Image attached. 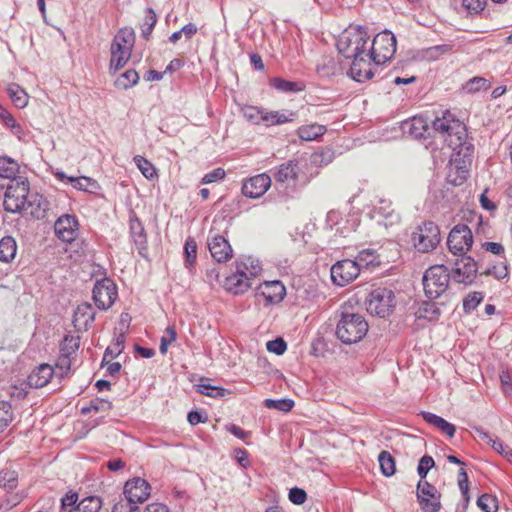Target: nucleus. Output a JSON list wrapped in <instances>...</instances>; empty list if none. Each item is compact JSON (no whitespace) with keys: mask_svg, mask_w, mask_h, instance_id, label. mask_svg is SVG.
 <instances>
[{"mask_svg":"<svg viewBox=\"0 0 512 512\" xmlns=\"http://www.w3.org/2000/svg\"><path fill=\"white\" fill-rule=\"evenodd\" d=\"M432 129L453 152L448 181L454 185H461L468 177V167L474 152L473 145L468 141L465 124L450 111H445L432 122Z\"/></svg>","mask_w":512,"mask_h":512,"instance_id":"1","label":"nucleus"},{"mask_svg":"<svg viewBox=\"0 0 512 512\" xmlns=\"http://www.w3.org/2000/svg\"><path fill=\"white\" fill-rule=\"evenodd\" d=\"M262 265L251 256L241 257L234 262V270L227 275L222 287L233 295H243L252 287V280L260 276Z\"/></svg>","mask_w":512,"mask_h":512,"instance_id":"2","label":"nucleus"},{"mask_svg":"<svg viewBox=\"0 0 512 512\" xmlns=\"http://www.w3.org/2000/svg\"><path fill=\"white\" fill-rule=\"evenodd\" d=\"M369 331L366 318L360 313L343 312L337 322L336 337L347 345L363 340Z\"/></svg>","mask_w":512,"mask_h":512,"instance_id":"3","label":"nucleus"},{"mask_svg":"<svg viewBox=\"0 0 512 512\" xmlns=\"http://www.w3.org/2000/svg\"><path fill=\"white\" fill-rule=\"evenodd\" d=\"M369 35L365 28L349 26L337 40V49L347 59H352L368 51Z\"/></svg>","mask_w":512,"mask_h":512,"instance_id":"4","label":"nucleus"},{"mask_svg":"<svg viewBox=\"0 0 512 512\" xmlns=\"http://www.w3.org/2000/svg\"><path fill=\"white\" fill-rule=\"evenodd\" d=\"M135 44V33L130 28H123L114 36L111 43L110 69L117 71L123 68L131 58Z\"/></svg>","mask_w":512,"mask_h":512,"instance_id":"5","label":"nucleus"},{"mask_svg":"<svg viewBox=\"0 0 512 512\" xmlns=\"http://www.w3.org/2000/svg\"><path fill=\"white\" fill-rule=\"evenodd\" d=\"M396 306L395 294L391 289L377 287L366 298V309L371 315L380 318L390 316Z\"/></svg>","mask_w":512,"mask_h":512,"instance_id":"6","label":"nucleus"},{"mask_svg":"<svg viewBox=\"0 0 512 512\" xmlns=\"http://www.w3.org/2000/svg\"><path fill=\"white\" fill-rule=\"evenodd\" d=\"M411 241L418 252L429 253L436 249L441 241L440 228L432 221H425L413 231Z\"/></svg>","mask_w":512,"mask_h":512,"instance_id":"7","label":"nucleus"},{"mask_svg":"<svg viewBox=\"0 0 512 512\" xmlns=\"http://www.w3.org/2000/svg\"><path fill=\"white\" fill-rule=\"evenodd\" d=\"M368 54L379 65L390 61L396 52V38L390 31L378 33L369 39Z\"/></svg>","mask_w":512,"mask_h":512,"instance_id":"8","label":"nucleus"},{"mask_svg":"<svg viewBox=\"0 0 512 512\" xmlns=\"http://www.w3.org/2000/svg\"><path fill=\"white\" fill-rule=\"evenodd\" d=\"M450 275L444 265H434L428 268L423 276V286L426 296L436 299L448 288Z\"/></svg>","mask_w":512,"mask_h":512,"instance_id":"9","label":"nucleus"},{"mask_svg":"<svg viewBox=\"0 0 512 512\" xmlns=\"http://www.w3.org/2000/svg\"><path fill=\"white\" fill-rule=\"evenodd\" d=\"M29 191L30 187L28 182L12 180L4 194V209L10 213H18L26 210Z\"/></svg>","mask_w":512,"mask_h":512,"instance_id":"10","label":"nucleus"},{"mask_svg":"<svg viewBox=\"0 0 512 512\" xmlns=\"http://www.w3.org/2000/svg\"><path fill=\"white\" fill-rule=\"evenodd\" d=\"M218 220L214 219L209 230L207 246L212 258L218 263H226L233 258V248L217 227Z\"/></svg>","mask_w":512,"mask_h":512,"instance_id":"11","label":"nucleus"},{"mask_svg":"<svg viewBox=\"0 0 512 512\" xmlns=\"http://www.w3.org/2000/svg\"><path fill=\"white\" fill-rule=\"evenodd\" d=\"M474 242L471 229L465 224L455 225L448 234L447 246L449 251L458 256L466 255Z\"/></svg>","mask_w":512,"mask_h":512,"instance_id":"12","label":"nucleus"},{"mask_svg":"<svg viewBox=\"0 0 512 512\" xmlns=\"http://www.w3.org/2000/svg\"><path fill=\"white\" fill-rule=\"evenodd\" d=\"M118 297L116 284L109 278L97 281L93 288V300L102 310L109 309Z\"/></svg>","mask_w":512,"mask_h":512,"instance_id":"13","label":"nucleus"},{"mask_svg":"<svg viewBox=\"0 0 512 512\" xmlns=\"http://www.w3.org/2000/svg\"><path fill=\"white\" fill-rule=\"evenodd\" d=\"M359 274V263L349 259L338 261L331 267V279L340 287L353 282Z\"/></svg>","mask_w":512,"mask_h":512,"instance_id":"14","label":"nucleus"},{"mask_svg":"<svg viewBox=\"0 0 512 512\" xmlns=\"http://www.w3.org/2000/svg\"><path fill=\"white\" fill-rule=\"evenodd\" d=\"M417 498L424 512H438L441 509V494L437 488L428 481H419L417 484Z\"/></svg>","mask_w":512,"mask_h":512,"instance_id":"15","label":"nucleus"},{"mask_svg":"<svg viewBox=\"0 0 512 512\" xmlns=\"http://www.w3.org/2000/svg\"><path fill=\"white\" fill-rule=\"evenodd\" d=\"M349 75L357 82H365L375 75L376 69L380 66L366 52L351 59Z\"/></svg>","mask_w":512,"mask_h":512,"instance_id":"16","label":"nucleus"},{"mask_svg":"<svg viewBox=\"0 0 512 512\" xmlns=\"http://www.w3.org/2000/svg\"><path fill=\"white\" fill-rule=\"evenodd\" d=\"M61 501L64 512H99L102 506V501L99 497L89 496L78 501L76 493L67 494Z\"/></svg>","mask_w":512,"mask_h":512,"instance_id":"17","label":"nucleus"},{"mask_svg":"<svg viewBox=\"0 0 512 512\" xmlns=\"http://www.w3.org/2000/svg\"><path fill=\"white\" fill-rule=\"evenodd\" d=\"M151 493V487L149 483L142 478H133L125 483L124 494L126 497L125 502L136 505L146 501Z\"/></svg>","mask_w":512,"mask_h":512,"instance_id":"18","label":"nucleus"},{"mask_svg":"<svg viewBox=\"0 0 512 512\" xmlns=\"http://www.w3.org/2000/svg\"><path fill=\"white\" fill-rule=\"evenodd\" d=\"M54 229L59 239L71 243L78 235L79 224L75 216L66 214L57 219Z\"/></svg>","mask_w":512,"mask_h":512,"instance_id":"19","label":"nucleus"},{"mask_svg":"<svg viewBox=\"0 0 512 512\" xmlns=\"http://www.w3.org/2000/svg\"><path fill=\"white\" fill-rule=\"evenodd\" d=\"M270 186V176L262 173L246 179L242 185V193L248 198H259L266 193Z\"/></svg>","mask_w":512,"mask_h":512,"instance_id":"20","label":"nucleus"},{"mask_svg":"<svg viewBox=\"0 0 512 512\" xmlns=\"http://www.w3.org/2000/svg\"><path fill=\"white\" fill-rule=\"evenodd\" d=\"M286 294L285 286L278 280L265 281L257 288L256 297L263 298L265 304L279 303Z\"/></svg>","mask_w":512,"mask_h":512,"instance_id":"21","label":"nucleus"},{"mask_svg":"<svg viewBox=\"0 0 512 512\" xmlns=\"http://www.w3.org/2000/svg\"><path fill=\"white\" fill-rule=\"evenodd\" d=\"M461 258L455 262V279L464 284H471L476 278L478 265L476 261L466 255L460 256Z\"/></svg>","mask_w":512,"mask_h":512,"instance_id":"22","label":"nucleus"},{"mask_svg":"<svg viewBox=\"0 0 512 512\" xmlns=\"http://www.w3.org/2000/svg\"><path fill=\"white\" fill-rule=\"evenodd\" d=\"M95 319V311L91 304L82 303L77 306L74 316L73 324L78 331H86Z\"/></svg>","mask_w":512,"mask_h":512,"instance_id":"23","label":"nucleus"},{"mask_svg":"<svg viewBox=\"0 0 512 512\" xmlns=\"http://www.w3.org/2000/svg\"><path fill=\"white\" fill-rule=\"evenodd\" d=\"M297 112L292 110H267L264 109L262 124L266 127L278 126L293 122Z\"/></svg>","mask_w":512,"mask_h":512,"instance_id":"24","label":"nucleus"},{"mask_svg":"<svg viewBox=\"0 0 512 512\" xmlns=\"http://www.w3.org/2000/svg\"><path fill=\"white\" fill-rule=\"evenodd\" d=\"M54 368L49 364H40L28 376V384L34 388H42L46 386L52 379Z\"/></svg>","mask_w":512,"mask_h":512,"instance_id":"25","label":"nucleus"},{"mask_svg":"<svg viewBox=\"0 0 512 512\" xmlns=\"http://www.w3.org/2000/svg\"><path fill=\"white\" fill-rule=\"evenodd\" d=\"M404 129L409 136L420 139L429 134V123L423 116H414L404 122Z\"/></svg>","mask_w":512,"mask_h":512,"instance_id":"26","label":"nucleus"},{"mask_svg":"<svg viewBox=\"0 0 512 512\" xmlns=\"http://www.w3.org/2000/svg\"><path fill=\"white\" fill-rule=\"evenodd\" d=\"M421 415L427 423L436 427L441 433L445 434L449 438L454 437L456 427L453 424L431 412L422 411Z\"/></svg>","mask_w":512,"mask_h":512,"instance_id":"27","label":"nucleus"},{"mask_svg":"<svg viewBox=\"0 0 512 512\" xmlns=\"http://www.w3.org/2000/svg\"><path fill=\"white\" fill-rule=\"evenodd\" d=\"M327 132L324 125L317 123L302 125L297 129V135L304 141H313L323 136Z\"/></svg>","mask_w":512,"mask_h":512,"instance_id":"28","label":"nucleus"},{"mask_svg":"<svg viewBox=\"0 0 512 512\" xmlns=\"http://www.w3.org/2000/svg\"><path fill=\"white\" fill-rule=\"evenodd\" d=\"M298 163L296 161H288L279 166L275 179L278 182L295 181L298 177Z\"/></svg>","mask_w":512,"mask_h":512,"instance_id":"29","label":"nucleus"},{"mask_svg":"<svg viewBox=\"0 0 512 512\" xmlns=\"http://www.w3.org/2000/svg\"><path fill=\"white\" fill-rule=\"evenodd\" d=\"M131 236L138 246V249H144L147 243V235L142 222L134 215L130 218Z\"/></svg>","mask_w":512,"mask_h":512,"instance_id":"30","label":"nucleus"},{"mask_svg":"<svg viewBox=\"0 0 512 512\" xmlns=\"http://www.w3.org/2000/svg\"><path fill=\"white\" fill-rule=\"evenodd\" d=\"M17 244L13 237L5 236L0 240V261L10 263L16 256Z\"/></svg>","mask_w":512,"mask_h":512,"instance_id":"31","label":"nucleus"},{"mask_svg":"<svg viewBox=\"0 0 512 512\" xmlns=\"http://www.w3.org/2000/svg\"><path fill=\"white\" fill-rule=\"evenodd\" d=\"M47 200L38 194H32L28 197V203L26 210L29 209V213L36 218L44 217L47 209Z\"/></svg>","mask_w":512,"mask_h":512,"instance_id":"32","label":"nucleus"},{"mask_svg":"<svg viewBox=\"0 0 512 512\" xmlns=\"http://www.w3.org/2000/svg\"><path fill=\"white\" fill-rule=\"evenodd\" d=\"M270 85L282 92H300L305 89V85L302 82L288 81L279 77L270 79Z\"/></svg>","mask_w":512,"mask_h":512,"instance_id":"33","label":"nucleus"},{"mask_svg":"<svg viewBox=\"0 0 512 512\" xmlns=\"http://www.w3.org/2000/svg\"><path fill=\"white\" fill-rule=\"evenodd\" d=\"M185 267L192 272L197 260V243L193 237H188L184 244Z\"/></svg>","mask_w":512,"mask_h":512,"instance_id":"34","label":"nucleus"},{"mask_svg":"<svg viewBox=\"0 0 512 512\" xmlns=\"http://www.w3.org/2000/svg\"><path fill=\"white\" fill-rule=\"evenodd\" d=\"M355 262L366 268H376L380 265V256L373 249H365L359 252Z\"/></svg>","mask_w":512,"mask_h":512,"instance_id":"35","label":"nucleus"},{"mask_svg":"<svg viewBox=\"0 0 512 512\" xmlns=\"http://www.w3.org/2000/svg\"><path fill=\"white\" fill-rule=\"evenodd\" d=\"M112 408V403L103 398H96L89 405L81 408V414L88 415L90 413L108 412Z\"/></svg>","mask_w":512,"mask_h":512,"instance_id":"36","label":"nucleus"},{"mask_svg":"<svg viewBox=\"0 0 512 512\" xmlns=\"http://www.w3.org/2000/svg\"><path fill=\"white\" fill-rule=\"evenodd\" d=\"M80 346V337L67 335L60 344V354L72 357L76 354Z\"/></svg>","mask_w":512,"mask_h":512,"instance_id":"37","label":"nucleus"},{"mask_svg":"<svg viewBox=\"0 0 512 512\" xmlns=\"http://www.w3.org/2000/svg\"><path fill=\"white\" fill-rule=\"evenodd\" d=\"M18 485V474L14 470L3 469L0 471V487L5 491H13Z\"/></svg>","mask_w":512,"mask_h":512,"instance_id":"38","label":"nucleus"},{"mask_svg":"<svg viewBox=\"0 0 512 512\" xmlns=\"http://www.w3.org/2000/svg\"><path fill=\"white\" fill-rule=\"evenodd\" d=\"M55 176L57 179L64 181L67 180L72 186L78 190L87 191L88 188L93 185V181L89 177H68L64 172H56Z\"/></svg>","mask_w":512,"mask_h":512,"instance_id":"39","label":"nucleus"},{"mask_svg":"<svg viewBox=\"0 0 512 512\" xmlns=\"http://www.w3.org/2000/svg\"><path fill=\"white\" fill-rule=\"evenodd\" d=\"M139 81V75L138 73L133 70L129 69L122 73L116 80H115V86L119 89H129L135 84H137Z\"/></svg>","mask_w":512,"mask_h":512,"instance_id":"40","label":"nucleus"},{"mask_svg":"<svg viewBox=\"0 0 512 512\" xmlns=\"http://www.w3.org/2000/svg\"><path fill=\"white\" fill-rule=\"evenodd\" d=\"M241 111L244 118L248 122L254 125L262 124L264 108H260L253 105H245L242 107Z\"/></svg>","mask_w":512,"mask_h":512,"instance_id":"41","label":"nucleus"},{"mask_svg":"<svg viewBox=\"0 0 512 512\" xmlns=\"http://www.w3.org/2000/svg\"><path fill=\"white\" fill-rule=\"evenodd\" d=\"M378 461L383 475L390 477L395 474V460L388 451L380 452Z\"/></svg>","mask_w":512,"mask_h":512,"instance_id":"42","label":"nucleus"},{"mask_svg":"<svg viewBox=\"0 0 512 512\" xmlns=\"http://www.w3.org/2000/svg\"><path fill=\"white\" fill-rule=\"evenodd\" d=\"M134 162L144 177L152 180L157 177V170L155 166L146 158L137 155L134 157Z\"/></svg>","mask_w":512,"mask_h":512,"instance_id":"43","label":"nucleus"},{"mask_svg":"<svg viewBox=\"0 0 512 512\" xmlns=\"http://www.w3.org/2000/svg\"><path fill=\"white\" fill-rule=\"evenodd\" d=\"M14 420L12 406L7 401L0 400V433H2Z\"/></svg>","mask_w":512,"mask_h":512,"instance_id":"44","label":"nucleus"},{"mask_svg":"<svg viewBox=\"0 0 512 512\" xmlns=\"http://www.w3.org/2000/svg\"><path fill=\"white\" fill-rule=\"evenodd\" d=\"M198 392L202 395L213 397V398H222L226 395L230 394V391L222 388V387H216L211 386L210 384H206L204 380L202 379L200 384L198 385Z\"/></svg>","mask_w":512,"mask_h":512,"instance_id":"45","label":"nucleus"},{"mask_svg":"<svg viewBox=\"0 0 512 512\" xmlns=\"http://www.w3.org/2000/svg\"><path fill=\"white\" fill-rule=\"evenodd\" d=\"M7 91L16 107L23 108L28 104V95L18 85H16V84L10 85L8 87Z\"/></svg>","mask_w":512,"mask_h":512,"instance_id":"46","label":"nucleus"},{"mask_svg":"<svg viewBox=\"0 0 512 512\" xmlns=\"http://www.w3.org/2000/svg\"><path fill=\"white\" fill-rule=\"evenodd\" d=\"M71 365V357L60 354L54 368L55 376L60 379L66 377L70 373Z\"/></svg>","mask_w":512,"mask_h":512,"instance_id":"47","label":"nucleus"},{"mask_svg":"<svg viewBox=\"0 0 512 512\" xmlns=\"http://www.w3.org/2000/svg\"><path fill=\"white\" fill-rule=\"evenodd\" d=\"M491 87V82L483 77H473L469 79L465 84V89L468 92L476 93L479 91L488 90Z\"/></svg>","mask_w":512,"mask_h":512,"instance_id":"48","label":"nucleus"},{"mask_svg":"<svg viewBox=\"0 0 512 512\" xmlns=\"http://www.w3.org/2000/svg\"><path fill=\"white\" fill-rule=\"evenodd\" d=\"M478 507L483 512H497L498 502L497 499L490 494H483L477 500Z\"/></svg>","mask_w":512,"mask_h":512,"instance_id":"49","label":"nucleus"},{"mask_svg":"<svg viewBox=\"0 0 512 512\" xmlns=\"http://www.w3.org/2000/svg\"><path fill=\"white\" fill-rule=\"evenodd\" d=\"M17 163L7 157H0V177L12 178L17 172Z\"/></svg>","mask_w":512,"mask_h":512,"instance_id":"50","label":"nucleus"},{"mask_svg":"<svg viewBox=\"0 0 512 512\" xmlns=\"http://www.w3.org/2000/svg\"><path fill=\"white\" fill-rule=\"evenodd\" d=\"M482 292H471L463 300V309L465 312L473 311L483 300Z\"/></svg>","mask_w":512,"mask_h":512,"instance_id":"51","label":"nucleus"},{"mask_svg":"<svg viewBox=\"0 0 512 512\" xmlns=\"http://www.w3.org/2000/svg\"><path fill=\"white\" fill-rule=\"evenodd\" d=\"M264 404L265 407L269 409H277L283 412H289L294 406V401L291 399H266Z\"/></svg>","mask_w":512,"mask_h":512,"instance_id":"52","label":"nucleus"},{"mask_svg":"<svg viewBox=\"0 0 512 512\" xmlns=\"http://www.w3.org/2000/svg\"><path fill=\"white\" fill-rule=\"evenodd\" d=\"M435 465L434 459L429 455H424L420 460L417 467L418 475L420 476V481H425L424 479L427 476L429 470H431Z\"/></svg>","mask_w":512,"mask_h":512,"instance_id":"53","label":"nucleus"},{"mask_svg":"<svg viewBox=\"0 0 512 512\" xmlns=\"http://www.w3.org/2000/svg\"><path fill=\"white\" fill-rule=\"evenodd\" d=\"M177 339V333L173 326H169L165 330V335L161 338L160 352L166 354L168 346L175 342Z\"/></svg>","mask_w":512,"mask_h":512,"instance_id":"54","label":"nucleus"},{"mask_svg":"<svg viewBox=\"0 0 512 512\" xmlns=\"http://www.w3.org/2000/svg\"><path fill=\"white\" fill-rule=\"evenodd\" d=\"M157 22L156 14L153 10L149 9L145 17L144 23L141 27L142 35L144 38H148L153 31V28Z\"/></svg>","mask_w":512,"mask_h":512,"instance_id":"55","label":"nucleus"},{"mask_svg":"<svg viewBox=\"0 0 512 512\" xmlns=\"http://www.w3.org/2000/svg\"><path fill=\"white\" fill-rule=\"evenodd\" d=\"M266 348L269 352L275 353L276 355H282L287 349V344L282 338H277L275 340L268 341Z\"/></svg>","mask_w":512,"mask_h":512,"instance_id":"56","label":"nucleus"},{"mask_svg":"<svg viewBox=\"0 0 512 512\" xmlns=\"http://www.w3.org/2000/svg\"><path fill=\"white\" fill-rule=\"evenodd\" d=\"M226 172L223 168H216L205 174L202 178L203 184H210L225 178Z\"/></svg>","mask_w":512,"mask_h":512,"instance_id":"57","label":"nucleus"},{"mask_svg":"<svg viewBox=\"0 0 512 512\" xmlns=\"http://www.w3.org/2000/svg\"><path fill=\"white\" fill-rule=\"evenodd\" d=\"M125 338L123 335H119L112 345L108 346L105 355H111L112 357L118 356L124 349Z\"/></svg>","mask_w":512,"mask_h":512,"instance_id":"58","label":"nucleus"},{"mask_svg":"<svg viewBox=\"0 0 512 512\" xmlns=\"http://www.w3.org/2000/svg\"><path fill=\"white\" fill-rule=\"evenodd\" d=\"M463 6L471 13H479L484 10L486 0H463Z\"/></svg>","mask_w":512,"mask_h":512,"instance_id":"59","label":"nucleus"},{"mask_svg":"<svg viewBox=\"0 0 512 512\" xmlns=\"http://www.w3.org/2000/svg\"><path fill=\"white\" fill-rule=\"evenodd\" d=\"M307 498L306 492L301 488H292L289 492V500L296 505H301Z\"/></svg>","mask_w":512,"mask_h":512,"instance_id":"60","label":"nucleus"},{"mask_svg":"<svg viewBox=\"0 0 512 512\" xmlns=\"http://www.w3.org/2000/svg\"><path fill=\"white\" fill-rule=\"evenodd\" d=\"M112 512H139V508L129 502L120 501L114 505Z\"/></svg>","mask_w":512,"mask_h":512,"instance_id":"61","label":"nucleus"},{"mask_svg":"<svg viewBox=\"0 0 512 512\" xmlns=\"http://www.w3.org/2000/svg\"><path fill=\"white\" fill-rule=\"evenodd\" d=\"M482 248L495 255H502L504 253V247L497 242H485L482 244Z\"/></svg>","mask_w":512,"mask_h":512,"instance_id":"62","label":"nucleus"},{"mask_svg":"<svg viewBox=\"0 0 512 512\" xmlns=\"http://www.w3.org/2000/svg\"><path fill=\"white\" fill-rule=\"evenodd\" d=\"M480 204L482 206L483 209L487 210V211H494L496 210V205L493 201H491L488 197H487V190H485L481 196H480Z\"/></svg>","mask_w":512,"mask_h":512,"instance_id":"63","label":"nucleus"},{"mask_svg":"<svg viewBox=\"0 0 512 512\" xmlns=\"http://www.w3.org/2000/svg\"><path fill=\"white\" fill-rule=\"evenodd\" d=\"M144 512H170V510L164 504H161V503H151V504H148L145 507Z\"/></svg>","mask_w":512,"mask_h":512,"instance_id":"64","label":"nucleus"}]
</instances>
